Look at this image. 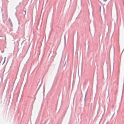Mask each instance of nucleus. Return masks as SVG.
Masks as SVG:
<instances>
[{
    "label": "nucleus",
    "instance_id": "1",
    "mask_svg": "<svg viewBox=\"0 0 124 124\" xmlns=\"http://www.w3.org/2000/svg\"><path fill=\"white\" fill-rule=\"evenodd\" d=\"M101 7H100V11H101Z\"/></svg>",
    "mask_w": 124,
    "mask_h": 124
},
{
    "label": "nucleus",
    "instance_id": "2",
    "mask_svg": "<svg viewBox=\"0 0 124 124\" xmlns=\"http://www.w3.org/2000/svg\"><path fill=\"white\" fill-rule=\"evenodd\" d=\"M9 21L10 22H11V21L10 20V19H9Z\"/></svg>",
    "mask_w": 124,
    "mask_h": 124
},
{
    "label": "nucleus",
    "instance_id": "3",
    "mask_svg": "<svg viewBox=\"0 0 124 124\" xmlns=\"http://www.w3.org/2000/svg\"><path fill=\"white\" fill-rule=\"evenodd\" d=\"M25 12V13H26V10H25V11H24Z\"/></svg>",
    "mask_w": 124,
    "mask_h": 124
},
{
    "label": "nucleus",
    "instance_id": "4",
    "mask_svg": "<svg viewBox=\"0 0 124 124\" xmlns=\"http://www.w3.org/2000/svg\"><path fill=\"white\" fill-rule=\"evenodd\" d=\"M104 0V1H106L107 0Z\"/></svg>",
    "mask_w": 124,
    "mask_h": 124
}]
</instances>
